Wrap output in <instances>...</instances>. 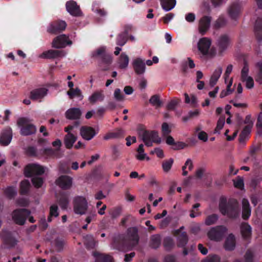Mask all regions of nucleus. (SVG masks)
<instances>
[{
    "mask_svg": "<svg viewBox=\"0 0 262 262\" xmlns=\"http://www.w3.org/2000/svg\"><path fill=\"white\" fill-rule=\"evenodd\" d=\"M151 154H156L157 156L160 158H163L164 157L163 150L160 148H156L150 151Z\"/></svg>",
    "mask_w": 262,
    "mask_h": 262,
    "instance_id": "0e129e2a",
    "label": "nucleus"
},
{
    "mask_svg": "<svg viewBox=\"0 0 262 262\" xmlns=\"http://www.w3.org/2000/svg\"><path fill=\"white\" fill-rule=\"evenodd\" d=\"M235 187L239 189H243L244 187V179L242 177L238 176L233 180Z\"/></svg>",
    "mask_w": 262,
    "mask_h": 262,
    "instance_id": "de8ad7c7",
    "label": "nucleus"
},
{
    "mask_svg": "<svg viewBox=\"0 0 262 262\" xmlns=\"http://www.w3.org/2000/svg\"><path fill=\"white\" fill-rule=\"evenodd\" d=\"M235 246V238L234 236L230 234L227 237L225 244V248L227 250H232Z\"/></svg>",
    "mask_w": 262,
    "mask_h": 262,
    "instance_id": "7c9ffc66",
    "label": "nucleus"
},
{
    "mask_svg": "<svg viewBox=\"0 0 262 262\" xmlns=\"http://www.w3.org/2000/svg\"><path fill=\"white\" fill-rule=\"evenodd\" d=\"M129 60L128 56L124 52L122 53L117 61L118 67L121 69H126L129 64Z\"/></svg>",
    "mask_w": 262,
    "mask_h": 262,
    "instance_id": "5701e85b",
    "label": "nucleus"
},
{
    "mask_svg": "<svg viewBox=\"0 0 262 262\" xmlns=\"http://www.w3.org/2000/svg\"><path fill=\"white\" fill-rule=\"evenodd\" d=\"M77 136L72 133H69L64 137V143L67 148H71L77 140Z\"/></svg>",
    "mask_w": 262,
    "mask_h": 262,
    "instance_id": "a878e982",
    "label": "nucleus"
},
{
    "mask_svg": "<svg viewBox=\"0 0 262 262\" xmlns=\"http://www.w3.org/2000/svg\"><path fill=\"white\" fill-rule=\"evenodd\" d=\"M30 213V212L25 209L15 210L12 213V219L16 224L22 225L25 224L26 217Z\"/></svg>",
    "mask_w": 262,
    "mask_h": 262,
    "instance_id": "0eeeda50",
    "label": "nucleus"
},
{
    "mask_svg": "<svg viewBox=\"0 0 262 262\" xmlns=\"http://www.w3.org/2000/svg\"><path fill=\"white\" fill-rule=\"evenodd\" d=\"M95 257L96 262H112V257L109 255H106L98 252H95L93 254Z\"/></svg>",
    "mask_w": 262,
    "mask_h": 262,
    "instance_id": "c756f323",
    "label": "nucleus"
},
{
    "mask_svg": "<svg viewBox=\"0 0 262 262\" xmlns=\"http://www.w3.org/2000/svg\"><path fill=\"white\" fill-rule=\"evenodd\" d=\"M67 27V24L63 20H58L50 24L48 28V31L52 33L64 30Z\"/></svg>",
    "mask_w": 262,
    "mask_h": 262,
    "instance_id": "dca6fc26",
    "label": "nucleus"
},
{
    "mask_svg": "<svg viewBox=\"0 0 262 262\" xmlns=\"http://www.w3.org/2000/svg\"><path fill=\"white\" fill-rule=\"evenodd\" d=\"M195 133L196 134L198 139L204 142H206L208 140V134L203 130L201 126H198L195 128Z\"/></svg>",
    "mask_w": 262,
    "mask_h": 262,
    "instance_id": "473e14b6",
    "label": "nucleus"
},
{
    "mask_svg": "<svg viewBox=\"0 0 262 262\" xmlns=\"http://www.w3.org/2000/svg\"><path fill=\"white\" fill-rule=\"evenodd\" d=\"M230 43L229 37L227 35H223L217 40L216 50L221 54L228 48Z\"/></svg>",
    "mask_w": 262,
    "mask_h": 262,
    "instance_id": "4468645a",
    "label": "nucleus"
},
{
    "mask_svg": "<svg viewBox=\"0 0 262 262\" xmlns=\"http://www.w3.org/2000/svg\"><path fill=\"white\" fill-rule=\"evenodd\" d=\"M222 73V69L221 67H217L215 72H214V82L217 81L219 78L220 77Z\"/></svg>",
    "mask_w": 262,
    "mask_h": 262,
    "instance_id": "338daca9",
    "label": "nucleus"
},
{
    "mask_svg": "<svg viewBox=\"0 0 262 262\" xmlns=\"http://www.w3.org/2000/svg\"><path fill=\"white\" fill-rule=\"evenodd\" d=\"M5 194L9 198H12L14 196L16 193V189L13 187H8L5 190Z\"/></svg>",
    "mask_w": 262,
    "mask_h": 262,
    "instance_id": "09e8293b",
    "label": "nucleus"
},
{
    "mask_svg": "<svg viewBox=\"0 0 262 262\" xmlns=\"http://www.w3.org/2000/svg\"><path fill=\"white\" fill-rule=\"evenodd\" d=\"M127 41L126 35L125 34H119L117 38L116 43L117 45L123 46Z\"/></svg>",
    "mask_w": 262,
    "mask_h": 262,
    "instance_id": "3c124183",
    "label": "nucleus"
},
{
    "mask_svg": "<svg viewBox=\"0 0 262 262\" xmlns=\"http://www.w3.org/2000/svg\"><path fill=\"white\" fill-rule=\"evenodd\" d=\"M81 115V111L78 108H72L66 112V118L71 120L77 119L79 118Z\"/></svg>",
    "mask_w": 262,
    "mask_h": 262,
    "instance_id": "b1692460",
    "label": "nucleus"
},
{
    "mask_svg": "<svg viewBox=\"0 0 262 262\" xmlns=\"http://www.w3.org/2000/svg\"><path fill=\"white\" fill-rule=\"evenodd\" d=\"M255 31L257 39L262 40V26H259L258 21L256 22L255 25Z\"/></svg>",
    "mask_w": 262,
    "mask_h": 262,
    "instance_id": "6e6d98bb",
    "label": "nucleus"
},
{
    "mask_svg": "<svg viewBox=\"0 0 262 262\" xmlns=\"http://www.w3.org/2000/svg\"><path fill=\"white\" fill-rule=\"evenodd\" d=\"M178 234V245L180 247H184L188 242V237L185 232H183L180 233V230L177 231Z\"/></svg>",
    "mask_w": 262,
    "mask_h": 262,
    "instance_id": "f704fd0d",
    "label": "nucleus"
},
{
    "mask_svg": "<svg viewBox=\"0 0 262 262\" xmlns=\"http://www.w3.org/2000/svg\"><path fill=\"white\" fill-rule=\"evenodd\" d=\"M173 245L172 240L169 238L167 237L164 239V246L166 249H170Z\"/></svg>",
    "mask_w": 262,
    "mask_h": 262,
    "instance_id": "774afa93",
    "label": "nucleus"
},
{
    "mask_svg": "<svg viewBox=\"0 0 262 262\" xmlns=\"http://www.w3.org/2000/svg\"><path fill=\"white\" fill-rule=\"evenodd\" d=\"M113 61V58L111 55L109 54H106L104 56L102 57L101 64H106L110 66Z\"/></svg>",
    "mask_w": 262,
    "mask_h": 262,
    "instance_id": "864d4df0",
    "label": "nucleus"
},
{
    "mask_svg": "<svg viewBox=\"0 0 262 262\" xmlns=\"http://www.w3.org/2000/svg\"><path fill=\"white\" fill-rule=\"evenodd\" d=\"M59 204L61 208L63 209H67L68 204L69 201L67 196H62L58 201Z\"/></svg>",
    "mask_w": 262,
    "mask_h": 262,
    "instance_id": "4d7b16f0",
    "label": "nucleus"
},
{
    "mask_svg": "<svg viewBox=\"0 0 262 262\" xmlns=\"http://www.w3.org/2000/svg\"><path fill=\"white\" fill-rule=\"evenodd\" d=\"M185 102L187 104H190L193 106H195L198 104V99L196 97L192 94L190 96L187 93H184Z\"/></svg>",
    "mask_w": 262,
    "mask_h": 262,
    "instance_id": "e433bc0d",
    "label": "nucleus"
},
{
    "mask_svg": "<svg viewBox=\"0 0 262 262\" xmlns=\"http://www.w3.org/2000/svg\"><path fill=\"white\" fill-rule=\"evenodd\" d=\"M233 79L232 78H230L229 80V82H227V90H223L220 94V97L223 98L225 96L231 94L234 91L233 89L231 88V86L232 85Z\"/></svg>",
    "mask_w": 262,
    "mask_h": 262,
    "instance_id": "ea45409f",
    "label": "nucleus"
},
{
    "mask_svg": "<svg viewBox=\"0 0 262 262\" xmlns=\"http://www.w3.org/2000/svg\"><path fill=\"white\" fill-rule=\"evenodd\" d=\"M161 238L158 234L153 235L150 237V246L152 248H157L161 245Z\"/></svg>",
    "mask_w": 262,
    "mask_h": 262,
    "instance_id": "4c0bfd02",
    "label": "nucleus"
},
{
    "mask_svg": "<svg viewBox=\"0 0 262 262\" xmlns=\"http://www.w3.org/2000/svg\"><path fill=\"white\" fill-rule=\"evenodd\" d=\"M162 8L165 11H169L174 8L176 0H160Z\"/></svg>",
    "mask_w": 262,
    "mask_h": 262,
    "instance_id": "c85d7f7f",
    "label": "nucleus"
},
{
    "mask_svg": "<svg viewBox=\"0 0 262 262\" xmlns=\"http://www.w3.org/2000/svg\"><path fill=\"white\" fill-rule=\"evenodd\" d=\"M12 138V129L7 128L0 134V143L4 146H7L11 142Z\"/></svg>",
    "mask_w": 262,
    "mask_h": 262,
    "instance_id": "a211bd4d",
    "label": "nucleus"
},
{
    "mask_svg": "<svg viewBox=\"0 0 262 262\" xmlns=\"http://www.w3.org/2000/svg\"><path fill=\"white\" fill-rule=\"evenodd\" d=\"M242 217L244 219H248L251 215V208L249 201L246 199H243L242 200Z\"/></svg>",
    "mask_w": 262,
    "mask_h": 262,
    "instance_id": "393cba45",
    "label": "nucleus"
},
{
    "mask_svg": "<svg viewBox=\"0 0 262 262\" xmlns=\"http://www.w3.org/2000/svg\"><path fill=\"white\" fill-rule=\"evenodd\" d=\"M104 99V92L103 90H101L94 91L88 97L89 101L92 104H95L99 102H102Z\"/></svg>",
    "mask_w": 262,
    "mask_h": 262,
    "instance_id": "f3484780",
    "label": "nucleus"
},
{
    "mask_svg": "<svg viewBox=\"0 0 262 262\" xmlns=\"http://www.w3.org/2000/svg\"><path fill=\"white\" fill-rule=\"evenodd\" d=\"M180 102V99L172 100L168 103L167 107L168 110H173Z\"/></svg>",
    "mask_w": 262,
    "mask_h": 262,
    "instance_id": "e2e57ef3",
    "label": "nucleus"
},
{
    "mask_svg": "<svg viewBox=\"0 0 262 262\" xmlns=\"http://www.w3.org/2000/svg\"><path fill=\"white\" fill-rule=\"evenodd\" d=\"M132 66L135 73L137 75H143L146 72L145 61L141 57L134 59L132 61Z\"/></svg>",
    "mask_w": 262,
    "mask_h": 262,
    "instance_id": "9d476101",
    "label": "nucleus"
},
{
    "mask_svg": "<svg viewBox=\"0 0 262 262\" xmlns=\"http://www.w3.org/2000/svg\"><path fill=\"white\" fill-rule=\"evenodd\" d=\"M251 227L247 223H243L241 225V231L242 236L245 238H248L251 235Z\"/></svg>",
    "mask_w": 262,
    "mask_h": 262,
    "instance_id": "c9c22d12",
    "label": "nucleus"
},
{
    "mask_svg": "<svg viewBox=\"0 0 262 262\" xmlns=\"http://www.w3.org/2000/svg\"><path fill=\"white\" fill-rule=\"evenodd\" d=\"M55 183L62 189H69L72 186L73 179L68 176H61L56 179Z\"/></svg>",
    "mask_w": 262,
    "mask_h": 262,
    "instance_id": "f8f14e48",
    "label": "nucleus"
},
{
    "mask_svg": "<svg viewBox=\"0 0 262 262\" xmlns=\"http://www.w3.org/2000/svg\"><path fill=\"white\" fill-rule=\"evenodd\" d=\"M200 206L199 203H196L192 206V209L190 211V216L191 218H194L201 215V213L198 211V208Z\"/></svg>",
    "mask_w": 262,
    "mask_h": 262,
    "instance_id": "8fccbe9b",
    "label": "nucleus"
},
{
    "mask_svg": "<svg viewBox=\"0 0 262 262\" xmlns=\"http://www.w3.org/2000/svg\"><path fill=\"white\" fill-rule=\"evenodd\" d=\"M232 71V66L230 64L227 67V69L224 74L225 82L226 83H227L228 81H229V80L230 78H229V75L231 73Z\"/></svg>",
    "mask_w": 262,
    "mask_h": 262,
    "instance_id": "680f3d73",
    "label": "nucleus"
},
{
    "mask_svg": "<svg viewBox=\"0 0 262 262\" xmlns=\"http://www.w3.org/2000/svg\"><path fill=\"white\" fill-rule=\"evenodd\" d=\"M3 239L6 244L9 245L10 246L15 245L17 242V240L14 234L9 232H7L5 233L3 236Z\"/></svg>",
    "mask_w": 262,
    "mask_h": 262,
    "instance_id": "cd10ccee",
    "label": "nucleus"
},
{
    "mask_svg": "<svg viewBox=\"0 0 262 262\" xmlns=\"http://www.w3.org/2000/svg\"><path fill=\"white\" fill-rule=\"evenodd\" d=\"M66 9L67 11L72 15L78 16L81 15V12L79 7L76 3L73 1H70L66 3Z\"/></svg>",
    "mask_w": 262,
    "mask_h": 262,
    "instance_id": "412c9836",
    "label": "nucleus"
},
{
    "mask_svg": "<svg viewBox=\"0 0 262 262\" xmlns=\"http://www.w3.org/2000/svg\"><path fill=\"white\" fill-rule=\"evenodd\" d=\"M249 68L247 65H245L241 72V80L245 82L247 89H252L254 86L253 78L249 76Z\"/></svg>",
    "mask_w": 262,
    "mask_h": 262,
    "instance_id": "2eb2a0df",
    "label": "nucleus"
},
{
    "mask_svg": "<svg viewBox=\"0 0 262 262\" xmlns=\"http://www.w3.org/2000/svg\"><path fill=\"white\" fill-rule=\"evenodd\" d=\"M97 134L95 129L91 126H83L80 128V135L85 140H92Z\"/></svg>",
    "mask_w": 262,
    "mask_h": 262,
    "instance_id": "ddd939ff",
    "label": "nucleus"
},
{
    "mask_svg": "<svg viewBox=\"0 0 262 262\" xmlns=\"http://www.w3.org/2000/svg\"><path fill=\"white\" fill-rule=\"evenodd\" d=\"M226 228L223 226H219L214 228V241H220L226 232Z\"/></svg>",
    "mask_w": 262,
    "mask_h": 262,
    "instance_id": "bb28decb",
    "label": "nucleus"
},
{
    "mask_svg": "<svg viewBox=\"0 0 262 262\" xmlns=\"http://www.w3.org/2000/svg\"><path fill=\"white\" fill-rule=\"evenodd\" d=\"M162 131L163 135H168L171 132V129L167 123H163L162 125Z\"/></svg>",
    "mask_w": 262,
    "mask_h": 262,
    "instance_id": "69168bd1",
    "label": "nucleus"
},
{
    "mask_svg": "<svg viewBox=\"0 0 262 262\" xmlns=\"http://www.w3.org/2000/svg\"><path fill=\"white\" fill-rule=\"evenodd\" d=\"M225 117H221L217 122L216 127L215 129L214 130V133H219L220 130L223 127L224 125L225 124Z\"/></svg>",
    "mask_w": 262,
    "mask_h": 262,
    "instance_id": "5fc2aeb1",
    "label": "nucleus"
},
{
    "mask_svg": "<svg viewBox=\"0 0 262 262\" xmlns=\"http://www.w3.org/2000/svg\"><path fill=\"white\" fill-rule=\"evenodd\" d=\"M173 163V160L171 158L163 161L162 164V167L163 171L165 172H169Z\"/></svg>",
    "mask_w": 262,
    "mask_h": 262,
    "instance_id": "c03bdc74",
    "label": "nucleus"
},
{
    "mask_svg": "<svg viewBox=\"0 0 262 262\" xmlns=\"http://www.w3.org/2000/svg\"><path fill=\"white\" fill-rule=\"evenodd\" d=\"M141 137L147 146H151L152 143L159 144L161 142V138L159 137L158 132L155 131H145Z\"/></svg>",
    "mask_w": 262,
    "mask_h": 262,
    "instance_id": "39448f33",
    "label": "nucleus"
},
{
    "mask_svg": "<svg viewBox=\"0 0 262 262\" xmlns=\"http://www.w3.org/2000/svg\"><path fill=\"white\" fill-rule=\"evenodd\" d=\"M66 53L62 51L49 50L43 52L39 55V57L41 58H55L59 57H63Z\"/></svg>",
    "mask_w": 262,
    "mask_h": 262,
    "instance_id": "6ab92c4d",
    "label": "nucleus"
},
{
    "mask_svg": "<svg viewBox=\"0 0 262 262\" xmlns=\"http://www.w3.org/2000/svg\"><path fill=\"white\" fill-rule=\"evenodd\" d=\"M106 54V48L104 46H101L91 53L92 58H96L98 57H102Z\"/></svg>",
    "mask_w": 262,
    "mask_h": 262,
    "instance_id": "2f4dec72",
    "label": "nucleus"
},
{
    "mask_svg": "<svg viewBox=\"0 0 262 262\" xmlns=\"http://www.w3.org/2000/svg\"><path fill=\"white\" fill-rule=\"evenodd\" d=\"M261 112L259 113L256 123L257 133L259 136H262V104L260 105Z\"/></svg>",
    "mask_w": 262,
    "mask_h": 262,
    "instance_id": "79ce46f5",
    "label": "nucleus"
},
{
    "mask_svg": "<svg viewBox=\"0 0 262 262\" xmlns=\"http://www.w3.org/2000/svg\"><path fill=\"white\" fill-rule=\"evenodd\" d=\"M67 94L71 99H72L75 97H79L81 99L83 97L81 95V91L79 88H76L75 89H70L67 92Z\"/></svg>",
    "mask_w": 262,
    "mask_h": 262,
    "instance_id": "37998d69",
    "label": "nucleus"
},
{
    "mask_svg": "<svg viewBox=\"0 0 262 262\" xmlns=\"http://www.w3.org/2000/svg\"><path fill=\"white\" fill-rule=\"evenodd\" d=\"M150 103L155 107L156 108L160 107L162 105V101L158 95L152 96L149 100Z\"/></svg>",
    "mask_w": 262,
    "mask_h": 262,
    "instance_id": "58836bf2",
    "label": "nucleus"
},
{
    "mask_svg": "<svg viewBox=\"0 0 262 262\" xmlns=\"http://www.w3.org/2000/svg\"><path fill=\"white\" fill-rule=\"evenodd\" d=\"M58 207L56 205H53L50 207V216L48 217V221H51V217H57L58 214Z\"/></svg>",
    "mask_w": 262,
    "mask_h": 262,
    "instance_id": "49530a36",
    "label": "nucleus"
},
{
    "mask_svg": "<svg viewBox=\"0 0 262 262\" xmlns=\"http://www.w3.org/2000/svg\"><path fill=\"white\" fill-rule=\"evenodd\" d=\"M211 43V39L207 37H202L199 40L197 47L201 53V58L203 60H207L211 57L212 54L210 50Z\"/></svg>",
    "mask_w": 262,
    "mask_h": 262,
    "instance_id": "f03ea898",
    "label": "nucleus"
},
{
    "mask_svg": "<svg viewBox=\"0 0 262 262\" xmlns=\"http://www.w3.org/2000/svg\"><path fill=\"white\" fill-rule=\"evenodd\" d=\"M211 17L204 16L199 21V31L202 34H205L209 28Z\"/></svg>",
    "mask_w": 262,
    "mask_h": 262,
    "instance_id": "aec40b11",
    "label": "nucleus"
},
{
    "mask_svg": "<svg viewBox=\"0 0 262 262\" xmlns=\"http://www.w3.org/2000/svg\"><path fill=\"white\" fill-rule=\"evenodd\" d=\"M188 168V170L191 171L193 169V165L191 159H188L185 162L184 165L182 167V174L186 176L188 174V171L186 169Z\"/></svg>",
    "mask_w": 262,
    "mask_h": 262,
    "instance_id": "a19ab883",
    "label": "nucleus"
},
{
    "mask_svg": "<svg viewBox=\"0 0 262 262\" xmlns=\"http://www.w3.org/2000/svg\"><path fill=\"white\" fill-rule=\"evenodd\" d=\"M88 209V203L85 198L76 196L74 200V211L78 214H85Z\"/></svg>",
    "mask_w": 262,
    "mask_h": 262,
    "instance_id": "423d86ee",
    "label": "nucleus"
},
{
    "mask_svg": "<svg viewBox=\"0 0 262 262\" xmlns=\"http://www.w3.org/2000/svg\"><path fill=\"white\" fill-rule=\"evenodd\" d=\"M48 90L45 87L38 88L32 90L30 93V98L34 101H40L48 94Z\"/></svg>",
    "mask_w": 262,
    "mask_h": 262,
    "instance_id": "9b49d317",
    "label": "nucleus"
},
{
    "mask_svg": "<svg viewBox=\"0 0 262 262\" xmlns=\"http://www.w3.org/2000/svg\"><path fill=\"white\" fill-rule=\"evenodd\" d=\"M125 240L132 246L137 245L139 242V236L137 229L135 227H132L128 229Z\"/></svg>",
    "mask_w": 262,
    "mask_h": 262,
    "instance_id": "1a4fd4ad",
    "label": "nucleus"
},
{
    "mask_svg": "<svg viewBox=\"0 0 262 262\" xmlns=\"http://www.w3.org/2000/svg\"><path fill=\"white\" fill-rule=\"evenodd\" d=\"M242 6L239 3H232L229 8L228 13L232 18H236L241 11Z\"/></svg>",
    "mask_w": 262,
    "mask_h": 262,
    "instance_id": "4be33fe9",
    "label": "nucleus"
},
{
    "mask_svg": "<svg viewBox=\"0 0 262 262\" xmlns=\"http://www.w3.org/2000/svg\"><path fill=\"white\" fill-rule=\"evenodd\" d=\"M113 96L114 99L117 102H122L124 100L125 97L120 89H116L114 91Z\"/></svg>",
    "mask_w": 262,
    "mask_h": 262,
    "instance_id": "a18cd8bd",
    "label": "nucleus"
},
{
    "mask_svg": "<svg viewBox=\"0 0 262 262\" xmlns=\"http://www.w3.org/2000/svg\"><path fill=\"white\" fill-rule=\"evenodd\" d=\"M144 145L142 144L139 145L138 148L137 149V154L136 155V158L139 160H143L146 159L147 161L150 160L149 157L147 156V154L144 152Z\"/></svg>",
    "mask_w": 262,
    "mask_h": 262,
    "instance_id": "72a5a7b5",
    "label": "nucleus"
},
{
    "mask_svg": "<svg viewBox=\"0 0 262 262\" xmlns=\"http://www.w3.org/2000/svg\"><path fill=\"white\" fill-rule=\"evenodd\" d=\"M195 15L193 13H187L185 16V19L189 23H193L195 20Z\"/></svg>",
    "mask_w": 262,
    "mask_h": 262,
    "instance_id": "052dcab7",
    "label": "nucleus"
},
{
    "mask_svg": "<svg viewBox=\"0 0 262 262\" xmlns=\"http://www.w3.org/2000/svg\"><path fill=\"white\" fill-rule=\"evenodd\" d=\"M219 209L223 214L230 217H235L237 214V210L229 203H227L226 199L223 196L220 199Z\"/></svg>",
    "mask_w": 262,
    "mask_h": 262,
    "instance_id": "7ed1b4c3",
    "label": "nucleus"
},
{
    "mask_svg": "<svg viewBox=\"0 0 262 262\" xmlns=\"http://www.w3.org/2000/svg\"><path fill=\"white\" fill-rule=\"evenodd\" d=\"M17 125L20 128V134L23 136H28L33 134L36 132V127L30 124L29 120L25 118L18 119Z\"/></svg>",
    "mask_w": 262,
    "mask_h": 262,
    "instance_id": "20e7f679",
    "label": "nucleus"
},
{
    "mask_svg": "<svg viewBox=\"0 0 262 262\" xmlns=\"http://www.w3.org/2000/svg\"><path fill=\"white\" fill-rule=\"evenodd\" d=\"M72 41L69 37L64 34H62L55 38L52 43V47L56 49L63 48L67 46H71Z\"/></svg>",
    "mask_w": 262,
    "mask_h": 262,
    "instance_id": "6e6552de",
    "label": "nucleus"
},
{
    "mask_svg": "<svg viewBox=\"0 0 262 262\" xmlns=\"http://www.w3.org/2000/svg\"><path fill=\"white\" fill-rule=\"evenodd\" d=\"M30 182L28 180H24L21 182L20 184V190L21 193H27L29 188H30Z\"/></svg>",
    "mask_w": 262,
    "mask_h": 262,
    "instance_id": "603ef678",
    "label": "nucleus"
},
{
    "mask_svg": "<svg viewBox=\"0 0 262 262\" xmlns=\"http://www.w3.org/2000/svg\"><path fill=\"white\" fill-rule=\"evenodd\" d=\"M187 146V145L183 142H174L172 148L174 150H180Z\"/></svg>",
    "mask_w": 262,
    "mask_h": 262,
    "instance_id": "13d9d810",
    "label": "nucleus"
},
{
    "mask_svg": "<svg viewBox=\"0 0 262 262\" xmlns=\"http://www.w3.org/2000/svg\"><path fill=\"white\" fill-rule=\"evenodd\" d=\"M226 21L223 17H220L217 20H216L214 24V28H220L225 25Z\"/></svg>",
    "mask_w": 262,
    "mask_h": 262,
    "instance_id": "bf43d9fd",
    "label": "nucleus"
},
{
    "mask_svg": "<svg viewBox=\"0 0 262 262\" xmlns=\"http://www.w3.org/2000/svg\"><path fill=\"white\" fill-rule=\"evenodd\" d=\"M48 171L46 167L37 164H30L26 166L25 170L27 177H32L33 185L37 188L41 187L43 183L42 179L39 176Z\"/></svg>",
    "mask_w": 262,
    "mask_h": 262,
    "instance_id": "f257e3e1",
    "label": "nucleus"
}]
</instances>
